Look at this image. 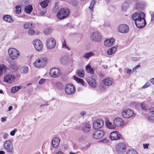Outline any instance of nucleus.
I'll use <instances>...</instances> for the list:
<instances>
[{"mask_svg":"<svg viewBox=\"0 0 154 154\" xmlns=\"http://www.w3.org/2000/svg\"><path fill=\"white\" fill-rule=\"evenodd\" d=\"M8 135L7 134L5 133L3 135V138L5 139H6L7 138Z\"/></svg>","mask_w":154,"mask_h":154,"instance_id":"nucleus-59","label":"nucleus"},{"mask_svg":"<svg viewBox=\"0 0 154 154\" xmlns=\"http://www.w3.org/2000/svg\"><path fill=\"white\" fill-rule=\"evenodd\" d=\"M86 114V112L85 111H83L80 113V115L82 116H84Z\"/></svg>","mask_w":154,"mask_h":154,"instance_id":"nucleus-54","label":"nucleus"},{"mask_svg":"<svg viewBox=\"0 0 154 154\" xmlns=\"http://www.w3.org/2000/svg\"><path fill=\"white\" fill-rule=\"evenodd\" d=\"M10 57L12 60H16L18 58L20 55V52L14 48H10L8 51Z\"/></svg>","mask_w":154,"mask_h":154,"instance_id":"nucleus-3","label":"nucleus"},{"mask_svg":"<svg viewBox=\"0 0 154 154\" xmlns=\"http://www.w3.org/2000/svg\"><path fill=\"white\" fill-rule=\"evenodd\" d=\"M110 138L111 140H117L122 138V136L118 131H113L110 134Z\"/></svg>","mask_w":154,"mask_h":154,"instance_id":"nucleus-12","label":"nucleus"},{"mask_svg":"<svg viewBox=\"0 0 154 154\" xmlns=\"http://www.w3.org/2000/svg\"><path fill=\"white\" fill-rule=\"evenodd\" d=\"M114 42V39L111 38L105 40L104 42V44L106 46L109 47L113 45Z\"/></svg>","mask_w":154,"mask_h":154,"instance_id":"nucleus-22","label":"nucleus"},{"mask_svg":"<svg viewBox=\"0 0 154 154\" xmlns=\"http://www.w3.org/2000/svg\"><path fill=\"white\" fill-rule=\"evenodd\" d=\"M102 37L100 33L98 32H93L90 37L91 40L94 42H100L101 39Z\"/></svg>","mask_w":154,"mask_h":154,"instance_id":"nucleus-15","label":"nucleus"},{"mask_svg":"<svg viewBox=\"0 0 154 154\" xmlns=\"http://www.w3.org/2000/svg\"><path fill=\"white\" fill-rule=\"evenodd\" d=\"M105 132L103 130H99L95 131L92 134V137L96 139H100L103 137Z\"/></svg>","mask_w":154,"mask_h":154,"instance_id":"nucleus-11","label":"nucleus"},{"mask_svg":"<svg viewBox=\"0 0 154 154\" xmlns=\"http://www.w3.org/2000/svg\"><path fill=\"white\" fill-rule=\"evenodd\" d=\"M145 17V15L142 12H135L132 16V19L134 21L135 23L137 21L139 20L140 19Z\"/></svg>","mask_w":154,"mask_h":154,"instance_id":"nucleus-10","label":"nucleus"},{"mask_svg":"<svg viewBox=\"0 0 154 154\" xmlns=\"http://www.w3.org/2000/svg\"><path fill=\"white\" fill-rule=\"evenodd\" d=\"M150 82L154 85V78L151 79L150 80Z\"/></svg>","mask_w":154,"mask_h":154,"instance_id":"nucleus-60","label":"nucleus"},{"mask_svg":"<svg viewBox=\"0 0 154 154\" xmlns=\"http://www.w3.org/2000/svg\"><path fill=\"white\" fill-rule=\"evenodd\" d=\"M49 3L48 0H44L39 3L42 8H46L48 5Z\"/></svg>","mask_w":154,"mask_h":154,"instance_id":"nucleus-30","label":"nucleus"},{"mask_svg":"<svg viewBox=\"0 0 154 154\" xmlns=\"http://www.w3.org/2000/svg\"><path fill=\"white\" fill-rule=\"evenodd\" d=\"M116 48L112 47L107 51V53L108 55H110L114 53L116 51Z\"/></svg>","mask_w":154,"mask_h":154,"instance_id":"nucleus-35","label":"nucleus"},{"mask_svg":"<svg viewBox=\"0 0 154 154\" xmlns=\"http://www.w3.org/2000/svg\"><path fill=\"white\" fill-rule=\"evenodd\" d=\"M91 128V126L89 124H86L82 128V131L85 132H87L89 131Z\"/></svg>","mask_w":154,"mask_h":154,"instance_id":"nucleus-29","label":"nucleus"},{"mask_svg":"<svg viewBox=\"0 0 154 154\" xmlns=\"http://www.w3.org/2000/svg\"><path fill=\"white\" fill-rule=\"evenodd\" d=\"M55 154H64L63 152L61 151H58Z\"/></svg>","mask_w":154,"mask_h":154,"instance_id":"nucleus-61","label":"nucleus"},{"mask_svg":"<svg viewBox=\"0 0 154 154\" xmlns=\"http://www.w3.org/2000/svg\"><path fill=\"white\" fill-rule=\"evenodd\" d=\"M113 124L115 126L120 127L124 124L123 121L120 118H116L114 120Z\"/></svg>","mask_w":154,"mask_h":154,"instance_id":"nucleus-19","label":"nucleus"},{"mask_svg":"<svg viewBox=\"0 0 154 154\" xmlns=\"http://www.w3.org/2000/svg\"><path fill=\"white\" fill-rule=\"evenodd\" d=\"M104 124L103 120L101 119H97L94 122L93 124V127L94 129H99L103 126Z\"/></svg>","mask_w":154,"mask_h":154,"instance_id":"nucleus-14","label":"nucleus"},{"mask_svg":"<svg viewBox=\"0 0 154 154\" xmlns=\"http://www.w3.org/2000/svg\"><path fill=\"white\" fill-rule=\"evenodd\" d=\"M150 85V83L148 82H146L145 84L144 85L143 87H142V88H146L148 87H149Z\"/></svg>","mask_w":154,"mask_h":154,"instance_id":"nucleus-48","label":"nucleus"},{"mask_svg":"<svg viewBox=\"0 0 154 154\" xmlns=\"http://www.w3.org/2000/svg\"><path fill=\"white\" fill-rule=\"evenodd\" d=\"M0 154H5V152L3 151H0Z\"/></svg>","mask_w":154,"mask_h":154,"instance_id":"nucleus-64","label":"nucleus"},{"mask_svg":"<svg viewBox=\"0 0 154 154\" xmlns=\"http://www.w3.org/2000/svg\"><path fill=\"white\" fill-rule=\"evenodd\" d=\"M46 13V11H45V12L42 11V12H41L40 13L42 15H44Z\"/></svg>","mask_w":154,"mask_h":154,"instance_id":"nucleus-62","label":"nucleus"},{"mask_svg":"<svg viewBox=\"0 0 154 154\" xmlns=\"http://www.w3.org/2000/svg\"><path fill=\"white\" fill-rule=\"evenodd\" d=\"M148 145H149V144H143V146L144 148V149H145V148H147V149H148Z\"/></svg>","mask_w":154,"mask_h":154,"instance_id":"nucleus-55","label":"nucleus"},{"mask_svg":"<svg viewBox=\"0 0 154 154\" xmlns=\"http://www.w3.org/2000/svg\"><path fill=\"white\" fill-rule=\"evenodd\" d=\"M65 91L66 93L68 94H73L75 92V89L74 86L71 83H69L66 85Z\"/></svg>","mask_w":154,"mask_h":154,"instance_id":"nucleus-6","label":"nucleus"},{"mask_svg":"<svg viewBox=\"0 0 154 154\" xmlns=\"http://www.w3.org/2000/svg\"><path fill=\"white\" fill-rule=\"evenodd\" d=\"M102 82L105 85L110 86L112 85L113 80L110 78L107 77L102 80Z\"/></svg>","mask_w":154,"mask_h":154,"instance_id":"nucleus-20","label":"nucleus"},{"mask_svg":"<svg viewBox=\"0 0 154 154\" xmlns=\"http://www.w3.org/2000/svg\"><path fill=\"white\" fill-rule=\"evenodd\" d=\"M62 46L63 47L68 49V50H69V47H67V44L65 40H64L62 43Z\"/></svg>","mask_w":154,"mask_h":154,"instance_id":"nucleus-43","label":"nucleus"},{"mask_svg":"<svg viewBox=\"0 0 154 154\" xmlns=\"http://www.w3.org/2000/svg\"><path fill=\"white\" fill-rule=\"evenodd\" d=\"M15 76L13 75L7 74L4 76V80L7 83H11L15 81Z\"/></svg>","mask_w":154,"mask_h":154,"instance_id":"nucleus-17","label":"nucleus"},{"mask_svg":"<svg viewBox=\"0 0 154 154\" xmlns=\"http://www.w3.org/2000/svg\"><path fill=\"white\" fill-rule=\"evenodd\" d=\"M60 142V139L57 137L54 138L52 141V144L53 147L56 148L58 147Z\"/></svg>","mask_w":154,"mask_h":154,"instance_id":"nucleus-23","label":"nucleus"},{"mask_svg":"<svg viewBox=\"0 0 154 154\" xmlns=\"http://www.w3.org/2000/svg\"><path fill=\"white\" fill-rule=\"evenodd\" d=\"M66 57L65 56L62 57L60 59V62L62 63H63L66 60Z\"/></svg>","mask_w":154,"mask_h":154,"instance_id":"nucleus-45","label":"nucleus"},{"mask_svg":"<svg viewBox=\"0 0 154 154\" xmlns=\"http://www.w3.org/2000/svg\"><path fill=\"white\" fill-rule=\"evenodd\" d=\"M74 79L78 83L80 84V85L84 86L86 85V83L85 82L83 79L76 77H74Z\"/></svg>","mask_w":154,"mask_h":154,"instance_id":"nucleus-26","label":"nucleus"},{"mask_svg":"<svg viewBox=\"0 0 154 154\" xmlns=\"http://www.w3.org/2000/svg\"><path fill=\"white\" fill-rule=\"evenodd\" d=\"M3 147L8 152L13 153L14 152L13 143L9 140H7L4 142Z\"/></svg>","mask_w":154,"mask_h":154,"instance_id":"nucleus-4","label":"nucleus"},{"mask_svg":"<svg viewBox=\"0 0 154 154\" xmlns=\"http://www.w3.org/2000/svg\"><path fill=\"white\" fill-rule=\"evenodd\" d=\"M149 109L150 110V112L152 114H154V107L151 108H149Z\"/></svg>","mask_w":154,"mask_h":154,"instance_id":"nucleus-52","label":"nucleus"},{"mask_svg":"<svg viewBox=\"0 0 154 154\" xmlns=\"http://www.w3.org/2000/svg\"><path fill=\"white\" fill-rule=\"evenodd\" d=\"M33 45L35 49L37 51H40L42 50L43 45L41 41L38 39H36L32 42Z\"/></svg>","mask_w":154,"mask_h":154,"instance_id":"nucleus-9","label":"nucleus"},{"mask_svg":"<svg viewBox=\"0 0 154 154\" xmlns=\"http://www.w3.org/2000/svg\"><path fill=\"white\" fill-rule=\"evenodd\" d=\"M126 146L124 143H120L117 144L116 146V150L119 154L123 153L126 150Z\"/></svg>","mask_w":154,"mask_h":154,"instance_id":"nucleus-7","label":"nucleus"},{"mask_svg":"<svg viewBox=\"0 0 154 154\" xmlns=\"http://www.w3.org/2000/svg\"><path fill=\"white\" fill-rule=\"evenodd\" d=\"M129 29L128 26L125 24H120L118 28L119 32L122 33H127Z\"/></svg>","mask_w":154,"mask_h":154,"instance_id":"nucleus-16","label":"nucleus"},{"mask_svg":"<svg viewBox=\"0 0 154 154\" xmlns=\"http://www.w3.org/2000/svg\"><path fill=\"white\" fill-rule=\"evenodd\" d=\"M48 60L46 57H41L36 60L33 63V64L36 67H43L47 64Z\"/></svg>","mask_w":154,"mask_h":154,"instance_id":"nucleus-1","label":"nucleus"},{"mask_svg":"<svg viewBox=\"0 0 154 154\" xmlns=\"http://www.w3.org/2000/svg\"><path fill=\"white\" fill-rule=\"evenodd\" d=\"M129 3L127 2H125L122 5V9L123 11H125L129 7Z\"/></svg>","mask_w":154,"mask_h":154,"instance_id":"nucleus-34","label":"nucleus"},{"mask_svg":"<svg viewBox=\"0 0 154 154\" xmlns=\"http://www.w3.org/2000/svg\"><path fill=\"white\" fill-rule=\"evenodd\" d=\"M105 124L107 127L109 129H112L115 128V126L113 125L109 120H107L106 121Z\"/></svg>","mask_w":154,"mask_h":154,"instance_id":"nucleus-33","label":"nucleus"},{"mask_svg":"<svg viewBox=\"0 0 154 154\" xmlns=\"http://www.w3.org/2000/svg\"><path fill=\"white\" fill-rule=\"evenodd\" d=\"M85 69L87 72L91 74H93L94 73L93 69L90 66L88 65H87L85 67Z\"/></svg>","mask_w":154,"mask_h":154,"instance_id":"nucleus-32","label":"nucleus"},{"mask_svg":"<svg viewBox=\"0 0 154 154\" xmlns=\"http://www.w3.org/2000/svg\"><path fill=\"white\" fill-rule=\"evenodd\" d=\"M49 74L53 78H57L61 75V71L58 68H52L50 70Z\"/></svg>","mask_w":154,"mask_h":154,"instance_id":"nucleus-5","label":"nucleus"},{"mask_svg":"<svg viewBox=\"0 0 154 154\" xmlns=\"http://www.w3.org/2000/svg\"><path fill=\"white\" fill-rule=\"evenodd\" d=\"M46 45L48 48L49 49H52L55 46V40L53 38L50 37L46 41Z\"/></svg>","mask_w":154,"mask_h":154,"instance_id":"nucleus-13","label":"nucleus"},{"mask_svg":"<svg viewBox=\"0 0 154 154\" xmlns=\"http://www.w3.org/2000/svg\"><path fill=\"white\" fill-rule=\"evenodd\" d=\"M140 67V65H138L136 66L134 68H133L132 69V70L133 71L134 70L136 69L137 68H139Z\"/></svg>","mask_w":154,"mask_h":154,"instance_id":"nucleus-58","label":"nucleus"},{"mask_svg":"<svg viewBox=\"0 0 154 154\" xmlns=\"http://www.w3.org/2000/svg\"><path fill=\"white\" fill-rule=\"evenodd\" d=\"M78 4V2L76 1H74L72 2V5L74 7L76 6Z\"/></svg>","mask_w":154,"mask_h":154,"instance_id":"nucleus-50","label":"nucleus"},{"mask_svg":"<svg viewBox=\"0 0 154 154\" xmlns=\"http://www.w3.org/2000/svg\"><path fill=\"white\" fill-rule=\"evenodd\" d=\"M17 66L16 63L11 64L9 66V69L11 72H15L17 69Z\"/></svg>","mask_w":154,"mask_h":154,"instance_id":"nucleus-24","label":"nucleus"},{"mask_svg":"<svg viewBox=\"0 0 154 154\" xmlns=\"http://www.w3.org/2000/svg\"><path fill=\"white\" fill-rule=\"evenodd\" d=\"M151 20H153V18H154V13L151 15Z\"/></svg>","mask_w":154,"mask_h":154,"instance_id":"nucleus-63","label":"nucleus"},{"mask_svg":"<svg viewBox=\"0 0 154 154\" xmlns=\"http://www.w3.org/2000/svg\"><path fill=\"white\" fill-rule=\"evenodd\" d=\"M148 120L151 122L154 123V116H151L148 118Z\"/></svg>","mask_w":154,"mask_h":154,"instance_id":"nucleus-46","label":"nucleus"},{"mask_svg":"<svg viewBox=\"0 0 154 154\" xmlns=\"http://www.w3.org/2000/svg\"><path fill=\"white\" fill-rule=\"evenodd\" d=\"M35 31L33 29H30L28 31V34L30 35H32L35 33Z\"/></svg>","mask_w":154,"mask_h":154,"instance_id":"nucleus-47","label":"nucleus"},{"mask_svg":"<svg viewBox=\"0 0 154 154\" xmlns=\"http://www.w3.org/2000/svg\"><path fill=\"white\" fill-rule=\"evenodd\" d=\"M17 131V129H15L13 131H11L10 132V134L12 136H13L15 135V132Z\"/></svg>","mask_w":154,"mask_h":154,"instance_id":"nucleus-53","label":"nucleus"},{"mask_svg":"<svg viewBox=\"0 0 154 154\" xmlns=\"http://www.w3.org/2000/svg\"><path fill=\"white\" fill-rule=\"evenodd\" d=\"M8 69V67L5 65L0 64V76L2 75L3 72H5Z\"/></svg>","mask_w":154,"mask_h":154,"instance_id":"nucleus-25","label":"nucleus"},{"mask_svg":"<svg viewBox=\"0 0 154 154\" xmlns=\"http://www.w3.org/2000/svg\"><path fill=\"white\" fill-rule=\"evenodd\" d=\"M77 74L80 77L82 78L84 76V71L82 69H79L77 71Z\"/></svg>","mask_w":154,"mask_h":154,"instance_id":"nucleus-38","label":"nucleus"},{"mask_svg":"<svg viewBox=\"0 0 154 154\" xmlns=\"http://www.w3.org/2000/svg\"><path fill=\"white\" fill-rule=\"evenodd\" d=\"M46 81V79H41L40 81H39L38 83L39 84H42L44 83Z\"/></svg>","mask_w":154,"mask_h":154,"instance_id":"nucleus-51","label":"nucleus"},{"mask_svg":"<svg viewBox=\"0 0 154 154\" xmlns=\"http://www.w3.org/2000/svg\"><path fill=\"white\" fill-rule=\"evenodd\" d=\"M95 4V1L94 0H92L91 1L90 5L89 7L90 9L91 10H93V7L94 5Z\"/></svg>","mask_w":154,"mask_h":154,"instance_id":"nucleus-42","label":"nucleus"},{"mask_svg":"<svg viewBox=\"0 0 154 154\" xmlns=\"http://www.w3.org/2000/svg\"><path fill=\"white\" fill-rule=\"evenodd\" d=\"M32 27V24L29 23H26L23 25V27L25 29H27Z\"/></svg>","mask_w":154,"mask_h":154,"instance_id":"nucleus-40","label":"nucleus"},{"mask_svg":"<svg viewBox=\"0 0 154 154\" xmlns=\"http://www.w3.org/2000/svg\"><path fill=\"white\" fill-rule=\"evenodd\" d=\"M70 14L69 10L67 8H61L58 12L57 16V17L60 20L66 18Z\"/></svg>","mask_w":154,"mask_h":154,"instance_id":"nucleus-2","label":"nucleus"},{"mask_svg":"<svg viewBox=\"0 0 154 154\" xmlns=\"http://www.w3.org/2000/svg\"><path fill=\"white\" fill-rule=\"evenodd\" d=\"M87 80L88 84L91 86L95 88L97 86V83L95 80L91 77H88L87 78Z\"/></svg>","mask_w":154,"mask_h":154,"instance_id":"nucleus-21","label":"nucleus"},{"mask_svg":"<svg viewBox=\"0 0 154 154\" xmlns=\"http://www.w3.org/2000/svg\"><path fill=\"white\" fill-rule=\"evenodd\" d=\"M135 24L137 27L140 28H141L144 27L146 24L145 17L140 19L139 20L137 21Z\"/></svg>","mask_w":154,"mask_h":154,"instance_id":"nucleus-18","label":"nucleus"},{"mask_svg":"<svg viewBox=\"0 0 154 154\" xmlns=\"http://www.w3.org/2000/svg\"><path fill=\"white\" fill-rule=\"evenodd\" d=\"M140 107L142 110L145 111L148 110L149 109L148 106L144 102L140 103Z\"/></svg>","mask_w":154,"mask_h":154,"instance_id":"nucleus-31","label":"nucleus"},{"mask_svg":"<svg viewBox=\"0 0 154 154\" xmlns=\"http://www.w3.org/2000/svg\"><path fill=\"white\" fill-rule=\"evenodd\" d=\"M94 54L93 52H89L87 53H85L83 56L84 58L86 59H88L90 57L94 55Z\"/></svg>","mask_w":154,"mask_h":154,"instance_id":"nucleus-39","label":"nucleus"},{"mask_svg":"<svg viewBox=\"0 0 154 154\" xmlns=\"http://www.w3.org/2000/svg\"><path fill=\"white\" fill-rule=\"evenodd\" d=\"M127 154H138L135 150H129L127 152Z\"/></svg>","mask_w":154,"mask_h":154,"instance_id":"nucleus-44","label":"nucleus"},{"mask_svg":"<svg viewBox=\"0 0 154 154\" xmlns=\"http://www.w3.org/2000/svg\"><path fill=\"white\" fill-rule=\"evenodd\" d=\"M3 19L4 21L9 23L12 22L13 21L12 16L8 15H4L3 17Z\"/></svg>","mask_w":154,"mask_h":154,"instance_id":"nucleus-27","label":"nucleus"},{"mask_svg":"<svg viewBox=\"0 0 154 154\" xmlns=\"http://www.w3.org/2000/svg\"><path fill=\"white\" fill-rule=\"evenodd\" d=\"M134 114L133 111L130 109H127L122 110V116L125 118H129L132 117Z\"/></svg>","mask_w":154,"mask_h":154,"instance_id":"nucleus-8","label":"nucleus"},{"mask_svg":"<svg viewBox=\"0 0 154 154\" xmlns=\"http://www.w3.org/2000/svg\"><path fill=\"white\" fill-rule=\"evenodd\" d=\"M127 73L128 74H130L131 73V69H128L127 71Z\"/></svg>","mask_w":154,"mask_h":154,"instance_id":"nucleus-56","label":"nucleus"},{"mask_svg":"<svg viewBox=\"0 0 154 154\" xmlns=\"http://www.w3.org/2000/svg\"><path fill=\"white\" fill-rule=\"evenodd\" d=\"M44 33L46 35L49 34L51 32V30L49 29H47L44 31Z\"/></svg>","mask_w":154,"mask_h":154,"instance_id":"nucleus-49","label":"nucleus"},{"mask_svg":"<svg viewBox=\"0 0 154 154\" xmlns=\"http://www.w3.org/2000/svg\"><path fill=\"white\" fill-rule=\"evenodd\" d=\"M20 70L21 73L25 74L28 72V68L26 66H23L21 68Z\"/></svg>","mask_w":154,"mask_h":154,"instance_id":"nucleus-36","label":"nucleus"},{"mask_svg":"<svg viewBox=\"0 0 154 154\" xmlns=\"http://www.w3.org/2000/svg\"><path fill=\"white\" fill-rule=\"evenodd\" d=\"M20 89V86H15L12 88L11 89V92L12 93H14L17 92Z\"/></svg>","mask_w":154,"mask_h":154,"instance_id":"nucleus-37","label":"nucleus"},{"mask_svg":"<svg viewBox=\"0 0 154 154\" xmlns=\"http://www.w3.org/2000/svg\"><path fill=\"white\" fill-rule=\"evenodd\" d=\"M6 119H7L6 117H2L1 119V121L2 122H3L4 121H5L6 120Z\"/></svg>","mask_w":154,"mask_h":154,"instance_id":"nucleus-57","label":"nucleus"},{"mask_svg":"<svg viewBox=\"0 0 154 154\" xmlns=\"http://www.w3.org/2000/svg\"><path fill=\"white\" fill-rule=\"evenodd\" d=\"M33 9L32 6L31 5H29L25 7L24 11L26 13L30 14L32 11Z\"/></svg>","mask_w":154,"mask_h":154,"instance_id":"nucleus-28","label":"nucleus"},{"mask_svg":"<svg viewBox=\"0 0 154 154\" xmlns=\"http://www.w3.org/2000/svg\"><path fill=\"white\" fill-rule=\"evenodd\" d=\"M15 9V13L16 14H19L21 12V8L20 6H16Z\"/></svg>","mask_w":154,"mask_h":154,"instance_id":"nucleus-41","label":"nucleus"}]
</instances>
